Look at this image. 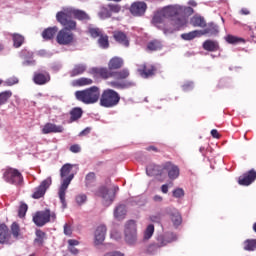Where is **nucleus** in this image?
Instances as JSON below:
<instances>
[{"mask_svg": "<svg viewBox=\"0 0 256 256\" xmlns=\"http://www.w3.org/2000/svg\"><path fill=\"white\" fill-rule=\"evenodd\" d=\"M65 129L61 125L54 123H46L42 128L43 135H49V133H63Z\"/></svg>", "mask_w": 256, "mask_h": 256, "instance_id": "21", "label": "nucleus"}, {"mask_svg": "<svg viewBox=\"0 0 256 256\" xmlns=\"http://www.w3.org/2000/svg\"><path fill=\"white\" fill-rule=\"evenodd\" d=\"M11 234L13 235L14 239H19L21 236V227L17 222L12 223L11 225Z\"/></svg>", "mask_w": 256, "mask_h": 256, "instance_id": "45", "label": "nucleus"}, {"mask_svg": "<svg viewBox=\"0 0 256 256\" xmlns=\"http://www.w3.org/2000/svg\"><path fill=\"white\" fill-rule=\"evenodd\" d=\"M121 101V96L117 93V91L113 89H105L103 90L100 96V105L101 107L111 108L119 105Z\"/></svg>", "mask_w": 256, "mask_h": 256, "instance_id": "4", "label": "nucleus"}, {"mask_svg": "<svg viewBox=\"0 0 256 256\" xmlns=\"http://www.w3.org/2000/svg\"><path fill=\"white\" fill-rule=\"evenodd\" d=\"M89 133H91V128L87 127L82 132H80V136L89 135Z\"/></svg>", "mask_w": 256, "mask_h": 256, "instance_id": "64", "label": "nucleus"}, {"mask_svg": "<svg viewBox=\"0 0 256 256\" xmlns=\"http://www.w3.org/2000/svg\"><path fill=\"white\" fill-rule=\"evenodd\" d=\"M12 41H13V47L15 49H19V47H22L25 43V36L19 34V33H12L10 34Z\"/></svg>", "mask_w": 256, "mask_h": 256, "instance_id": "30", "label": "nucleus"}, {"mask_svg": "<svg viewBox=\"0 0 256 256\" xmlns=\"http://www.w3.org/2000/svg\"><path fill=\"white\" fill-rule=\"evenodd\" d=\"M161 15L170 19L171 25L179 31V29L187 25V17L193 15V9L190 6H181L178 4L168 5L161 9Z\"/></svg>", "mask_w": 256, "mask_h": 256, "instance_id": "1", "label": "nucleus"}, {"mask_svg": "<svg viewBox=\"0 0 256 256\" xmlns=\"http://www.w3.org/2000/svg\"><path fill=\"white\" fill-rule=\"evenodd\" d=\"M243 245L244 251H256V239H247Z\"/></svg>", "mask_w": 256, "mask_h": 256, "instance_id": "42", "label": "nucleus"}, {"mask_svg": "<svg viewBox=\"0 0 256 256\" xmlns=\"http://www.w3.org/2000/svg\"><path fill=\"white\" fill-rule=\"evenodd\" d=\"M169 187H173V182H169L168 184H163L161 186L162 193H168Z\"/></svg>", "mask_w": 256, "mask_h": 256, "instance_id": "58", "label": "nucleus"}, {"mask_svg": "<svg viewBox=\"0 0 256 256\" xmlns=\"http://www.w3.org/2000/svg\"><path fill=\"white\" fill-rule=\"evenodd\" d=\"M113 37L116 43H119V45H122L123 47H129V37H127V34L123 31H115L113 33Z\"/></svg>", "mask_w": 256, "mask_h": 256, "instance_id": "22", "label": "nucleus"}, {"mask_svg": "<svg viewBox=\"0 0 256 256\" xmlns=\"http://www.w3.org/2000/svg\"><path fill=\"white\" fill-rule=\"evenodd\" d=\"M105 235H107V226L100 225L94 232V243L95 245H101L105 241Z\"/></svg>", "mask_w": 256, "mask_h": 256, "instance_id": "18", "label": "nucleus"}, {"mask_svg": "<svg viewBox=\"0 0 256 256\" xmlns=\"http://www.w3.org/2000/svg\"><path fill=\"white\" fill-rule=\"evenodd\" d=\"M71 153H81V146L79 144H74L70 146Z\"/></svg>", "mask_w": 256, "mask_h": 256, "instance_id": "57", "label": "nucleus"}, {"mask_svg": "<svg viewBox=\"0 0 256 256\" xmlns=\"http://www.w3.org/2000/svg\"><path fill=\"white\" fill-rule=\"evenodd\" d=\"M108 85L114 89H127L128 87H133V82H120L119 80H116L110 81Z\"/></svg>", "mask_w": 256, "mask_h": 256, "instance_id": "36", "label": "nucleus"}, {"mask_svg": "<svg viewBox=\"0 0 256 256\" xmlns=\"http://www.w3.org/2000/svg\"><path fill=\"white\" fill-rule=\"evenodd\" d=\"M11 239V234L9 233V227L5 224H0V243L5 244L9 243Z\"/></svg>", "mask_w": 256, "mask_h": 256, "instance_id": "25", "label": "nucleus"}, {"mask_svg": "<svg viewBox=\"0 0 256 256\" xmlns=\"http://www.w3.org/2000/svg\"><path fill=\"white\" fill-rule=\"evenodd\" d=\"M69 10L67 12L60 11L56 14V19L67 31H75L77 29V22L73 19H69Z\"/></svg>", "mask_w": 256, "mask_h": 256, "instance_id": "7", "label": "nucleus"}, {"mask_svg": "<svg viewBox=\"0 0 256 256\" xmlns=\"http://www.w3.org/2000/svg\"><path fill=\"white\" fill-rule=\"evenodd\" d=\"M72 170H73L72 164H64L60 169V177L62 179V184L58 191V197L63 207H67V201L65 200V195H66L67 189L69 188V185H71V181H73V178L75 177L74 174H71Z\"/></svg>", "mask_w": 256, "mask_h": 256, "instance_id": "2", "label": "nucleus"}, {"mask_svg": "<svg viewBox=\"0 0 256 256\" xmlns=\"http://www.w3.org/2000/svg\"><path fill=\"white\" fill-rule=\"evenodd\" d=\"M117 191H119V187H114L113 193H109V189L105 186H101L96 192L95 195L97 197H102L104 203H106V205H111V203H113V201H115V193H117Z\"/></svg>", "mask_w": 256, "mask_h": 256, "instance_id": "9", "label": "nucleus"}, {"mask_svg": "<svg viewBox=\"0 0 256 256\" xmlns=\"http://www.w3.org/2000/svg\"><path fill=\"white\" fill-rule=\"evenodd\" d=\"M108 8L110 9L111 15H113V13L121 12V5L119 4H108Z\"/></svg>", "mask_w": 256, "mask_h": 256, "instance_id": "55", "label": "nucleus"}, {"mask_svg": "<svg viewBox=\"0 0 256 256\" xmlns=\"http://www.w3.org/2000/svg\"><path fill=\"white\" fill-rule=\"evenodd\" d=\"M160 45L161 44L159 43V41L153 40L148 43L147 48L149 49V51H157V49H159Z\"/></svg>", "mask_w": 256, "mask_h": 256, "instance_id": "54", "label": "nucleus"}, {"mask_svg": "<svg viewBox=\"0 0 256 256\" xmlns=\"http://www.w3.org/2000/svg\"><path fill=\"white\" fill-rule=\"evenodd\" d=\"M53 180L51 177L43 180L38 187L35 188L34 193L32 194V199H41V197H45V193H47V189L51 187Z\"/></svg>", "mask_w": 256, "mask_h": 256, "instance_id": "11", "label": "nucleus"}, {"mask_svg": "<svg viewBox=\"0 0 256 256\" xmlns=\"http://www.w3.org/2000/svg\"><path fill=\"white\" fill-rule=\"evenodd\" d=\"M190 24H192L193 27H207V22L205 21V18L199 15H194L190 20Z\"/></svg>", "mask_w": 256, "mask_h": 256, "instance_id": "34", "label": "nucleus"}, {"mask_svg": "<svg viewBox=\"0 0 256 256\" xmlns=\"http://www.w3.org/2000/svg\"><path fill=\"white\" fill-rule=\"evenodd\" d=\"M164 213H166V215H169L175 229H177V227H179V225L183 223V218L181 217V213H179L178 209L171 207L165 208Z\"/></svg>", "mask_w": 256, "mask_h": 256, "instance_id": "14", "label": "nucleus"}, {"mask_svg": "<svg viewBox=\"0 0 256 256\" xmlns=\"http://www.w3.org/2000/svg\"><path fill=\"white\" fill-rule=\"evenodd\" d=\"M36 238L34 239V245L37 247H43L45 239H47V233L43 232L41 229L35 231Z\"/></svg>", "mask_w": 256, "mask_h": 256, "instance_id": "27", "label": "nucleus"}, {"mask_svg": "<svg viewBox=\"0 0 256 256\" xmlns=\"http://www.w3.org/2000/svg\"><path fill=\"white\" fill-rule=\"evenodd\" d=\"M68 13L77 21H81V23H89V21H91V15H89L85 10L71 8L68 10Z\"/></svg>", "mask_w": 256, "mask_h": 256, "instance_id": "15", "label": "nucleus"}, {"mask_svg": "<svg viewBox=\"0 0 256 256\" xmlns=\"http://www.w3.org/2000/svg\"><path fill=\"white\" fill-rule=\"evenodd\" d=\"M152 24L157 27L158 29L161 28V11L155 12L152 18Z\"/></svg>", "mask_w": 256, "mask_h": 256, "instance_id": "48", "label": "nucleus"}, {"mask_svg": "<svg viewBox=\"0 0 256 256\" xmlns=\"http://www.w3.org/2000/svg\"><path fill=\"white\" fill-rule=\"evenodd\" d=\"M111 10L109 5L102 6L99 12L100 19H109L111 17Z\"/></svg>", "mask_w": 256, "mask_h": 256, "instance_id": "44", "label": "nucleus"}, {"mask_svg": "<svg viewBox=\"0 0 256 256\" xmlns=\"http://www.w3.org/2000/svg\"><path fill=\"white\" fill-rule=\"evenodd\" d=\"M155 71L156 69L153 66H147L145 64L140 65L138 68V72L140 73L141 77H144V79L151 77V75H155Z\"/></svg>", "mask_w": 256, "mask_h": 256, "instance_id": "24", "label": "nucleus"}, {"mask_svg": "<svg viewBox=\"0 0 256 256\" xmlns=\"http://www.w3.org/2000/svg\"><path fill=\"white\" fill-rule=\"evenodd\" d=\"M59 31V28L57 26L54 27H48L42 32V38L45 41H51L57 35V32Z\"/></svg>", "mask_w": 256, "mask_h": 256, "instance_id": "26", "label": "nucleus"}, {"mask_svg": "<svg viewBox=\"0 0 256 256\" xmlns=\"http://www.w3.org/2000/svg\"><path fill=\"white\" fill-rule=\"evenodd\" d=\"M129 11L133 17H143L147 12V3L137 1L131 4Z\"/></svg>", "mask_w": 256, "mask_h": 256, "instance_id": "12", "label": "nucleus"}, {"mask_svg": "<svg viewBox=\"0 0 256 256\" xmlns=\"http://www.w3.org/2000/svg\"><path fill=\"white\" fill-rule=\"evenodd\" d=\"M193 87H194L193 82H187L184 85H182L183 91H191L193 90Z\"/></svg>", "mask_w": 256, "mask_h": 256, "instance_id": "56", "label": "nucleus"}, {"mask_svg": "<svg viewBox=\"0 0 256 256\" xmlns=\"http://www.w3.org/2000/svg\"><path fill=\"white\" fill-rule=\"evenodd\" d=\"M51 81V74L47 71L35 72L33 75V82L35 85H47Z\"/></svg>", "mask_w": 256, "mask_h": 256, "instance_id": "16", "label": "nucleus"}, {"mask_svg": "<svg viewBox=\"0 0 256 256\" xmlns=\"http://www.w3.org/2000/svg\"><path fill=\"white\" fill-rule=\"evenodd\" d=\"M123 65H125V61L123 60V58L119 56H114L108 62V69L112 71H117L121 69Z\"/></svg>", "mask_w": 256, "mask_h": 256, "instance_id": "23", "label": "nucleus"}, {"mask_svg": "<svg viewBox=\"0 0 256 256\" xmlns=\"http://www.w3.org/2000/svg\"><path fill=\"white\" fill-rule=\"evenodd\" d=\"M85 71H87V66L85 64H76L70 72V75L71 77H77L78 75H83Z\"/></svg>", "mask_w": 256, "mask_h": 256, "instance_id": "37", "label": "nucleus"}, {"mask_svg": "<svg viewBox=\"0 0 256 256\" xmlns=\"http://www.w3.org/2000/svg\"><path fill=\"white\" fill-rule=\"evenodd\" d=\"M172 195L175 199H181V197H185V190L183 188H176L173 190Z\"/></svg>", "mask_w": 256, "mask_h": 256, "instance_id": "53", "label": "nucleus"}, {"mask_svg": "<svg viewBox=\"0 0 256 256\" xmlns=\"http://www.w3.org/2000/svg\"><path fill=\"white\" fill-rule=\"evenodd\" d=\"M146 173L149 177H159L161 175V166L150 164L146 167Z\"/></svg>", "mask_w": 256, "mask_h": 256, "instance_id": "32", "label": "nucleus"}, {"mask_svg": "<svg viewBox=\"0 0 256 256\" xmlns=\"http://www.w3.org/2000/svg\"><path fill=\"white\" fill-rule=\"evenodd\" d=\"M88 33L93 39H97V37H100L103 34V31L99 28L95 27H89L88 28Z\"/></svg>", "mask_w": 256, "mask_h": 256, "instance_id": "47", "label": "nucleus"}, {"mask_svg": "<svg viewBox=\"0 0 256 256\" xmlns=\"http://www.w3.org/2000/svg\"><path fill=\"white\" fill-rule=\"evenodd\" d=\"M73 85H75L76 87H85L87 85H93V79L82 77L75 80L73 82Z\"/></svg>", "mask_w": 256, "mask_h": 256, "instance_id": "40", "label": "nucleus"}, {"mask_svg": "<svg viewBox=\"0 0 256 256\" xmlns=\"http://www.w3.org/2000/svg\"><path fill=\"white\" fill-rule=\"evenodd\" d=\"M73 233V230L71 229V226L69 224L64 225V234L71 236Z\"/></svg>", "mask_w": 256, "mask_h": 256, "instance_id": "59", "label": "nucleus"}, {"mask_svg": "<svg viewBox=\"0 0 256 256\" xmlns=\"http://www.w3.org/2000/svg\"><path fill=\"white\" fill-rule=\"evenodd\" d=\"M255 179H256V171L252 169L248 173L244 174L243 176H240L238 183L239 185H243L247 187L251 185V183H254Z\"/></svg>", "mask_w": 256, "mask_h": 256, "instance_id": "19", "label": "nucleus"}, {"mask_svg": "<svg viewBox=\"0 0 256 256\" xmlns=\"http://www.w3.org/2000/svg\"><path fill=\"white\" fill-rule=\"evenodd\" d=\"M129 75H131V73L127 68L120 71H112V79H116V81H124V79H128Z\"/></svg>", "mask_w": 256, "mask_h": 256, "instance_id": "28", "label": "nucleus"}, {"mask_svg": "<svg viewBox=\"0 0 256 256\" xmlns=\"http://www.w3.org/2000/svg\"><path fill=\"white\" fill-rule=\"evenodd\" d=\"M92 73L99 79L107 80L113 78V71L107 67L93 68Z\"/></svg>", "mask_w": 256, "mask_h": 256, "instance_id": "17", "label": "nucleus"}, {"mask_svg": "<svg viewBox=\"0 0 256 256\" xmlns=\"http://www.w3.org/2000/svg\"><path fill=\"white\" fill-rule=\"evenodd\" d=\"M75 202L79 207H81L82 205H85V203H87V196L85 194H78L75 197Z\"/></svg>", "mask_w": 256, "mask_h": 256, "instance_id": "51", "label": "nucleus"}, {"mask_svg": "<svg viewBox=\"0 0 256 256\" xmlns=\"http://www.w3.org/2000/svg\"><path fill=\"white\" fill-rule=\"evenodd\" d=\"M153 233H155V226L153 224H149L144 230L143 239L144 241H149L153 237Z\"/></svg>", "mask_w": 256, "mask_h": 256, "instance_id": "41", "label": "nucleus"}, {"mask_svg": "<svg viewBox=\"0 0 256 256\" xmlns=\"http://www.w3.org/2000/svg\"><path fill=\"white\" fill-rule=\"evenodd\" d=\"M95 181H97V176L95 175V172H90L85 177V185L88 189H91V187L95 186Z\"/></svg>", "mask_w": 256, "mask_h": 256, "instance_id": "38", "label": "nucleus"}, {"mask_svg": "<svg viewBox=\"0 0 256 256\" xmlns=\"http://www.w3.org/2000/svg\"><path fill=\"white\" fill-rule=\"evenodd\" d=\"M226 41H227V43H230V45H237V43L243 42V39L239 38L237 36L227 35Z\"/></svg>", "mask_w": 256, "mask_h": 256, "instance_id": "49", "label": "nucleus"}, {"mask_svg": "<svg viewBox=\"0 0 256 256\" xmlns=\"http://www.w3.org/2000/svg\"><path fill=\"white\" fill-rule=\"evenodd\" d=\"M104 256H125L123 253L121 252H109V253H106Z\"/></svg>", "mask_w": 256, "mask_h": 256, "instance_id": "62", "label": "nucleus"}, {"mask_svg": "<svg viewBox=\"0 0 256 256\" xmlns=\"http://www.w3.org/2000/svg\"><path fill=\"white\" fill-rule=\"evenodd\" d=\"M3 179L10 185H23V174L16 168L8 167L4 169Z\"/></svg>", "mask_w": 256, "mask_h": 256, "instance_id": "6", "label": "nucleus"}, {"mask_svg": "<svg viewBox=\"0 0 256 256\" xmlns=\"http://www.w3.org/2000/svg\"><path fill=\"white\" fill-rule=\"evenodd\" d=\"M146 151H153V153H159V148L156 146H148L146 147Z\"/></svg>", "mask_w": 256, "mask_h": 256, "instance_id": "63", "label": "nucleus"}, {"mask_svg": "<svg viewBox=\"0 0 256 256\" xmlns=\"http://www.w3.org/2000/svg\"><path fill=\"white\" fill-rule=\"evenodd\" d=\"M55 219H57V214L49 209L38 211L33 215V223L36 224V227H44V225H47L50 221H55Z\"/></svg>", "mask_w": 256, "mask_h": 256, "instance_id": "5", "label": "nucleus"}, {"mask_svg": "<svg viewBox=\"0 0 256 256\" xmlns=\"http://www.w3.org/2000/svg\"><path fill=\"white\" fill-rule=\"evenodd\" d=\"M195 37H201L200 30H194L189 33L181 34V39H184V41H193Z\"/></svg>", "mask_w": 256, "mask_h": 256, "instance_id": "39", "label": "nucleus"}, {"mask_svg": "<svg viewBox=\"0 0 256 256\" xmlns=\"http://www.w3.org/2000/svg\"><path fill=\"white\" fill-rule=\"evenodd\" d=\"M173 241H177V235L173 232H165L161 237V247H165V245L173 243Z\"/></svg>", "mask_w": 256, "mask_h": 256, "instance_id": "31", "label": "nucleus"}, {"mask_svg": "<svg viewBox=\"0 0 256 256\" xmlns=\"http://www.w3.org/2000/svg\"><path fill=\"white\" fill-rule=\"evenodd\" d=\"M203 49H205V51H219V42L218 41H213V40H206L203 43Z\"/></svg>", "mask_w": 256, "mask_h": 256, "instance_id": "35", "label": "nucleus"}, {"mask_svg": "<svg viewBox=\"0 0 256 256\" xmlns=\"http://www.w3.org/2000/svg\"><path fill=\"white\" fill-rule=\"evenodd\" d=\"M56 41L58 45H71L75 41V34L67 29H61L56 36Z\"/></svg>", "mask_w": 256, "mask_h": 256, "instance_id": "10", "label": "nucleus"}, {"mask_svg": "<svg viewBox=\"0 0 256 256\" xmlns=\"http://www.w3.org/2000/svg\"><path fill=\"white\" fill-rule=\"evenodd\" d=\"M75 97L85 105H93L101 99V88L98 86H91L85 90L76 91Z\"/></svg>", "mask_w": 256, "mask_h": 256, "instance_id": "3", "label": "nucleus"}, {"mask_svg": "<svg viewBox=\"0 0 256 256\" xmlns=\"http://www.w3.org/2000/svg\"><path fill=\"white\" fill-rule=\"evenodd\" d=\"M68 245H69V247H75V246L79 245V241H77L75 239H70V240H68Z\"/></svg>", "mask_w": 256, "mask_h": 256, "instance_id": "61", "label": "nucleus"}, {"mask_svg": "<svg viewBox=\"0 0 256 256\" xmlns=\"http://www.w3.org/2000/svg\"><path fill=\"white\" fill-rule=\"evenodd\" d=\"M127 215V208L125 205L120 204L114 209V217L117 221H123Z\"/></svg>", "mask_w": 256, "mask_h": 256, "instance_id": "29", "label": "nucleus"}, {"mask_svg": "<svg viewBox=\"0 0 256 256\" xmlns=\"http://www.w3.org/2000/svg\"><path fill=\"white\" fill-rule=\"evenodd\" d=\"M17 83H19V80H17V79H8L6 81V85H8V87H11V86H13V85H15Z\"/></svg>", "mask_w": 256, "mask_h": 256, "instance_id": "60", "label": "nucleus"}, {"mask_svg": "<svg viewBox=\"0 0 256 256\" xmlns=\"http://www.w3.org/2000/svg\"><path fill=\"white\" fill-rule=\"evenodd\" d=\"M162 169L164 171H167L170 181H175V179H179V175H180L179 166L168 161L162 165Z\"/></svg>", "mask_w": 256, "mask_h": 256, "instance_id": "13", "label": "nucleus"}, {"mask_svg": "<svg viewBox=\"0 0 256 256\" xmlns=\"http://www.w3.org/2000/svg\"><path fill=\"white\" fill-rule=\"evenodd\" d=\"M203 35H208V37L219 35V26L213 22L208 23L203 30H200V37Z\"/></svg>", "mask_w": 256, "mask_h": 256, "instance_id": "20", "label": "nucleus"}, {"mask_svg": "<svg viewBox=\"0 0 256 256\" xmlns=\"http://www.w3.org/2000/svg\"><path fill=\"white\" fill-rule=\"evenodd\" d=\"M125 241L129 245H133L137 241V222L129 220L125 225Z\"/></svg>", "mask_w": 256, "mask_h": 256, "instance_id": "8", "label": "nucleus"}, {"mask_svg": "<svg viewBox=\"0 0 256 256\" xmlns=\"http://www.w3.org/2000/svg\"><path fill=\"white\" fill-rule=\"evenodd\" d=\"M159 252V244H150L147 249H146V253H148V255H155V253Z\"/></svg>", "mask_w": 256, "mask_h": 256, "instance_id": "52", "label": "nucleus"}, {"mask_svg": "<svg viewBox=\"0 0 256 256\" xmlns=\"http://www.w3.org/2000/svg\"><path fill=\"white\" fill-rule=\"evenodd\" d=\"M81 117H83V109L80 107H75L70 111L69 123H75V121H79Z\"/></svg>", "mask_w": 256, "mask_h": 256, "instance_id": "33", "label": "nucleus"}, {"mask_svg": "<svg viewBox=\"0 0 256 256\" xmlns=\"http://www.w3.org/2000/svg\"><path fill=\"white\" fill-rule=\"evenodd\" d=\"M13 96V92L11 91H4L0 93V105H5L9 99Z\"/></svg>", "mask_w": 256, "mask_h": 256, "instance_id": "46", "label": "nucleus"}, {"mask_svg": "<svg viewBox=\"0 0 256 256\" xmlns=\"http://www.w3.org/2000/svg\"><path fill=\"white\" fill-rule=\"evenodd\" d=\"M98 45L101 49H109V36L102 34L98 39Z\"/></svg>", "mask_w": 256, "mask_h": 256, "instance_id": "43", "label": "nucleus"}, {"mask_svg": "<svg viewBox=\"0 0 256 256\" xmlns=\"http://www.w3.org/2000/svg\"><path fill=\"white\" fill-rule=\"evenodd\" d=\"M28 209H29V206H27L26 203H22L18 209V217H20V219H23V217L27 215Z\"/></svg>", "mask_w": 256, "mask_h": 256, "instance_id": "50", "label": "nucleus"}]
</instances>
